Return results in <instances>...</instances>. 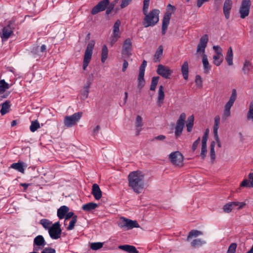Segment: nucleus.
Listing matches in <instances>:
<instances>
[{
    "label": "nucleus",
    "mask_w": 253,
    "mask_h": 253,
    "mask_svg": "<svg viewBox=\"0 0 253 253\" xmlns=\"http://www.w3.org/2000/svg\"><path fill=\"white\" fill-rule=\"evenodd\" d=\"M149 6V2H143V10H142L143 14H145L146 13H148Z\"/></svg>",
    "instance_id": "56"
},
{
    "label": "nucleus",
    "mask_w": 253,
    "mask_h": 253,
    "mask_svg": "<svg viewBox=\"0 0 253 253\" xmlns=\"http://www.w3.org/2000/svg\"><path fill=\"white\" fill-rule=\"evenodd\" d=\"M251 68V63L248 60H246L242 68V71L245 74H247Z\"/></svg>",
    "instance_id": "38"
},
{
    "label": "nucleus",
    "mask_w": 253,
    "mask_h": 253,
    "mask_svg": "<svg viewBox=\"0 0 253 253\" xmlns=\"http://www.w3.org/2000/svg\"><path fill=\"white\" fill-rule=\"evenodd\" d=\"M69 211V208L67 206H62L57 210V216L59 219H63Z\"/></svg>",
    "instance_id": "23"
},
{
    "label": "nucleus",
    "mask_w": 253,
    "mask_h": 253,
    "mask_svg": "<svg viewBox=\"0 0 253 253\" xmlns=\"http://www.w3.org/2000/svg\"><path fill=\"white\" fill-rule=\"evenodd\" d=\"M40 224L45 229L49 230L50 228L51 222L46 219H42L40 220Z\"/></svg>",
    "instance_id": "44"
},
{
    "label": "nucleus",
    "mask_w": 253,
    "mask_h": 253,
    "mask_svg": "<svg viewBox=\"0 0 253 253\" xmlns=\"http://www.w3.org/2000/svg\"><path fill=\"white\" fill-rule=\"evenodd\" d=\"M147 65V62L145 60H143L140 68H139V71H140V72H145V68H146V66Z\"/></svg>",
    "instance_id": "60"
},
{
    "label": "nucleus",
    "mask_w": 253,
    "mask_h": 253,
    "mask_svg": "<svg viewBox=\"0 0 253 253\" xmlns=\"http://www.w3.org/2000/svg\"><path fill=\"white\" fill-rule=\"evenodd\" d=\"M247 119L253 121V99L249 106V110L247 113Z\"/></svg>",
    "instance_id": "42"
},
{
    "label": "nucleus",
    "mask_w": 253,
    "mask_h": 253,
    "mask_svg": "<svg viewBox=\"0 0 253 253\" xmlns=\"http://www.w3.org/2000/svg\"><path fill=\"white\" fill-rule=\"evenodd\" d=\"M119 248L128 253H138L136 248L133 246L125 245L119 246Z\"/></svg>",
    "instance_id": "21"
},
{
    "label": "nucleus",
    "mask_w": 253,
    "mask_h": 253,
    "mask_svg": "<svg viewBox=\"0 0 253 253\" xmlns=\"http://www.w3.org/2000/svg\"><path fill=\"white\" fill-rule=\"evenodd\" d=\"M206 243V242L204 240L201 239H195L191 242V245L193 248H196L202 246Z\"/></svg>",
    "instance_id": "33"
},
{
    "label": "nucleus",
    "mask_w": 253,
    "mask_h": 253,
    "mask_svg": "<svg viewBox=\"0 0 253 253\" xmlns=\"http://www.w3.org/2000/svg\"><path fill=\"white\" fill-rule=\"evenodd\" d=\"M165 98V93H164V88L163 85H160L159 87L158 90V100L157 103L159 106H161L162 104L163 103L164 100Z\"/></svg>",
    "instance_id": "20"
},
{
    "label": "nucleus",
    "mask_w": 253,
    "mask_h": 253,
    "mask_svg": "<svg viewBox=\"0 0 253 253\" xmlns=\"http://www.w3.org/2000/svg\"><path fill=\"white\" fill-rule=\"evenodd\" d=\"M251 6V0H242L239 9V13L241 18L244 19L249 15Z\"/></svg>",
    "instance_id": "10"
},
{
    "label": "nucleus",
    "mask_w": 253,
    "mask_h": 253,
    "mask_svg": "<svg viewBox=\"0 0 253 253\" xmlns=\"http://www.w3.org/2000/svg\"><path fill=\"white\" fill-rule=\"evenodd\" d=\"M62 230L60 228L59 221L53 224L48 230L50 237L52 239H58L61 236Z\"/></svg>",
    "instance_id": "9"
},
{
    "label": "nucleus",
    "mask_w": 253,
    "mask_h": 253,
    "mask_svg": "<svg viewBox=\"0 0 253 253\" xmlns=\"http://www.w3.org/2000/svg\"><path fill=\"white\" fill-rule=\"evenodd\" d=\"M185 119L186 114L184 113H181L177 121L176 124L175 134L176 137L180 136L182 133L184 126Z\"/></svg>",
    "instance_id": "11"
},
{
    "label": "nucleus",
    "mask_w": 253,
    "mask_h": 253,
    "mask_svg": "<svg viewBox=\"0 0 253 253\" xmlns=\"http://www.w3.org/2000/svg\"><path fill=\"white\" fill-rule=\"evenodd\" d=\"M173 71L168 66L162 64L158 66L157 73L165 79H169Z\"/></svg>",
    "instance_id": "12"
},
{
    "label": "nucleus",
    "mask_w": 253,
    "mask_h": 253,
    "mask_svg": "<svg viewBox=\"0 0 253 253\" xmlns=\"http://www.w3.org/2000/svg\"><path fill=\"white\" fill-rule=\"evenodd\" d=\"M94 44L95 41L94 40L90 41L87 44L84 57L83 68L84 70L86 69L91 59Z\"/></svg>",
    "instance_id": "4"
},
{
    "label": "nucleus",
    "mask_w": 253,
    "mask_h": 253,
    "mask_svg": "<svg viewBox=\"0 0 253 253\" xmlns=\"http://www.w3.org/2000/svg\"><path fill=\"white\" fill-rule=\"evenodd\" d=\"M202 62L203 64L204 72L205 73L207 74L209 73L211 66L209 63L207 56L205 54H203L202 56Z\"/></svg>",
    "instance_id": "28"
},
{
    "label": "nucleus",
    "mask_w": 253,
    "mask_h": 253,
    "mask_svg": "<svg viewBox=\"0 0 253 253\" xmlns=\"http://www.w3.org/2000/svg\"><path fill=\"white\" fill-rule=\"evenodd\" d=\"M235 207L233 202H229L225 204L223 207V211L226 213L230 212L232 209Z\"/></svg>",
    "instance_id": "40"
},
{
    "label": "nucleus",
    "mask_w": 253,
    "mask_h": 253,
    "mask_svg": "<svg viewBox=\"0 0 253 253\" xmlns=\"http://www.w3.org/2000/svg\"><path fill=\"white\" fill-rule=\"evenodd\" d=\"M181 73L183 78L187 80L188 78L189 66L187 61H185L181 66Z\"/></svg>",
    "instance_id": "25"
},
{
    "label": "nucleus",
    "mask_w": 253,
    "mask_h": 253,
    "mask_svg": "<svg viewBox=\"0 0 253 253\" xmlns=\"http://www.w3.org/2000/svg\"><path fill=\"white\" fill-rule=\"evenodd\" d=\"M209 41V37L207 34L203 36L200 39L199 43L197 45V52L204 54L205 48Z\"/></svg>",
    "instance_id": "14"
},
{
    "label": "nucleus",
    "mask_w": 253,
    "mask_h": 253,
    "mask_svg": "<svg viewBox=\"0 0 253 253\" xmlns=\"http://www.w3.org/2000/svg\"><path fill=\"white\" fill-rule=\"evenodd\" d=\"M233 54L231 47H230L227 52L226 56L225 57L226 61L229 66L233 65Z\"/></svg>",
    "instance_id": "27"
},
{
    "label": "nucleus",
    "mask_w": 253,
    "mask_h": 253,
    "mask_svg": "<svg viewBox=\"0 0 253 253\" xmlns=\"http://www.w3.org/2000/svg\"><path fill=\"white\" fill-rule=\"evenodd\" d=\"M9 88V84L5 82L4 80H1L0 81V94L3 93L6 89Z\"/></svg>",
    "instance_id": "37"
},
{
    "label": "nucleus",
    "mask_w": 253,
    "mask_h": 253,
    "mask_svg": "<svg viewBox=\"0 0 253 253\" xmlns=\"http://www.w3.org/2000/svg\"><path fill=\"white\" fill-rule=\"evenodd\" d=\"M219 124H214L213 126V133L214 135H218V129L219 128Z\"/></svg>",
    "instance_id": "64"
},
{
    "label": "nucleus",
    "mask_w": 253,
    "mask_h": 253,
    "mask_svg": "<svg viewBox=\"0 0 253 253\" xmlns=\"http://www.w3.org/2000/svg\"><path fill=\"white\" fill-rule=\"evenodd\" d=\"M166 138V136L164 135H160L157 136H156L154 137L152 141H155V140H160V141H163Z\"/></svg>",
    "instance_id": "61"
},
{
    "label": "nucleus",
    "mask_w": 253,
    "mask_h": 253,
    "mask_svg": "<svg viewBox=\"0 0 253 253\" xmlns=\"http://www.w3.org/2000/svg\"><path fill=\"white\" fill-rule=\"evenodd\" d=\"M237 248V244L233 243L229 246L227 253H235Z\"/></svg>",
    "instance_id": "51"
},
{
    "label": "nucleus",
    "mask_w": 253,
    "mask_h": 253,
    "mask_svg": "<svg viewBox=\"0 0 253 253\" xmlns=\"http://www.w3.org/2000/svg\"><path fill=\"white\" fill-rule=\"evenodd\" d=\"M230 116V110L224 108L223 117L224 119Z\"/></svg>",
    "instance_id": "59"
},
{
    "label": "nucleus",
    "mask_w": 253,
    "mask_h": 253,
    "mask_svg": "<svg viewBox=\"0 0 253 253\" xmlns=\"http://www.w3.org/2000/svg\"><path fill=\"white\" fill-rule=\"evenodd\" d=\"M24 163L23 162H18V163L12 164L11 165L10 168L14 169H16L18 171L24 173V169L23 168L24 166ZM25 167H26V166H25Z\"/></svg>",
    "instance_id": "30"
},
{
    "label": "nucleus",
    "mask_w": 253,
    "mask_h": 253,
    "mask_svg": "<svg viewBox=\"0 0 253 253\" xmlns=\"http://www.w3.org/2000/svg\"><path fill=\"white\" fill-rule=\"evenodd\" d=\"M83 115V112L75 113L71 116H66L64 120V125L67 127H71L76 125L77 122L81 119Z\"/></svg>",
    "instance_id": "6"
},
{
    "label": "nucleus",
    "mask_w": 253,
    "mask_h": 253,
    "mask_svg": "<svg viewBox=\"0 0 253 253\" xmlns=\"http://www.w3.org/2000/svg\"><path fill=\"white\" fill-rule=\"evenodd\" d=\"M169 159L171 163L176 167L181 168L184 165V157L179 151L171 153L169 155Z\"/></svg>",
    "instance_id": "5"
},
{
    "label": "nucleus",
    "mask_w": 253,
    "mask_h": 253,
    "mask_svg": "<svg viewBox=\"0 0 253 253\" xmlns=\"http://www.w3.org/2000/svg\"><path fill=\"white\" fill-rule=\"evenodd\" d=\"M200 137H199L198 138L196 141H195L194 142V143L192 145V149L193 151H195L196 150V149L197 148L198 145H199V144L200 143Z\"/></svg>",
    "instance_id": "55"
},
{
    "label": "nucleus",
    "mask_w": 253,
    "mask_h": 253,
    "mask_svg": "<svg viewBox=\"0 0 253 253\" xmlns=\"http://www.w3.org/2000/svg\"><path fill=\"white\" fill-rule=\"evenodd\" d=\"M121 25V22L119 20L116 21L113 26V35L114 37H120L119 32V28Z\"/></svg>",
    "instance_id": "35"
},
{
    "label": "nucleus",
    "mask_w": 253,
    "mask_h": 253,
    "mask_svg": "<svg viewBox=\"0 0 253 253\" xmlns=\"http://www.w3.org/2000/svg\"><path fill=\"white\" fill-rule=\"evenodd\" d=\"M10 107V101L8 100L5 101L1 104V108L0 112L1 115H4L9 112Z\"/></svg>",
    "instance_id": "26"
},
{
    "label": "nucleus",
    "mask_w": 253,
    "mask_h": 253,
    "mask_svg": "<svg viewBox=\"0 0 253 253\" xmlns=\"http://www.w3.org/2000/svg\"><path fill=\"white\" fill-rule=\"evenodd\" d=\"M208 137V130L205 132L204 136H203L202 140V143H207V141Z\"/></svg>",
    "instance_id": "63"
},
{
    "label": "nucleus",
    "mask_w": 253,
    "mask_h": 253,
    "mask_svg": "<svg viewBox=\"0 0 253 253\" xmlns=\"http://www.w3.org/2000/svg\"><path fill=\"white\" fill-rule=\"evenodd\" d=\"M233 203L235 207H238V210L243 208L246 206V203L245 202H233Z\"/></svg>",
    "instance_id": "53"
},
{
    "label": "nucleus",
    "mask_w": 253,
    "mask_h": 253,
    "mask_svg": "<svg viewBox=\"0 0 253 253\" xmlns=\"http://www.w3.org/2000/svg\"><path fill=\"white\" fill-rule=\"evenodd\" d=\"M163 46L162 45H161L158 47L154 54L153 58V61L154 62H159L161 61V57L163 55Z\"/></svg>",
    "instance_id": "22"
},
{
    "label": "nucleus",
    "mask_w": 253,
    "mask_h": 253,
    "mask_svg": "<svg viewBox=\"0 0 253 253\" xmlns=\"http://www.w3.org/2000/svg\"><path fill=\"white\" fill-rule=\"evenodd\" d=\"M207 151V143H202L201 156L203 160L205 159L206 157V154Z\"/></svg>",
    "instance_id": "49"
},
{
    "label": "nucleus",
    "mask_w": 253,
    "mask_h": 253,
    "mask_svg": "<svg viewBox=\"0 0 253 253\" xmlns=\"http://www.w3.org/2000/svg\"><path fill=\"white\" fill-rule=\"evenodd\" d=\"M132 43L130 38H127L124 41L122 50V55L124 58H128L131 55Z\"/></svg>",
    "instance_id": "8"
},
{
    "label": "nucleus",
    "mask_w": 253,
    "mask_h": 253,
    "mask_svg": "<svg viewBox=\"0 0 253 253\" xmlns=\"http://www.w3.org/2000/svg\"><path fill=\"white\" fill-rule=\"evenodd\" d=\"M215 144V142L212 141L210 145V157L212 160V163H213L215 159V154L214 151Z\"/></svg>",
    "instance_id": "41"
},
{
    "label": "nucleus",
    "mask_w": 253,
    "mask_h": 253,
    "mask_svg": "<svg viewBox=\"0 0 253 253\" xmlns=\"http://www.w3.org/2000/svg\"><path fill=\"white\" fill-rule=\"evenodd\" d=\"M109 3V0H102L93 7L91 11L92 15H95L99 12L104 11Z\"/></svg>",
    "instance_id": "13"
},
{
    "label": "nucleus",
    "mask_w": 253,
    "mask_h": 253,
    "mask_svg": "<svg viewBox=\"0 0 253 253\" xmlns=\"http://www.w3.org/2000/svg\"><path fill=\"white\" fill-rule=\"evenodd\" d=\"M144 72L139 71V75L138 77V88L140 89H142L145 84V81L144 79Z\"/></svg>",
    "instance_id": "24"
},
{
    "label": "nucleus",
    "mask_w": 253,
    "mask_h": 253,
    "mask_svg": "<svg viewBox=\"0 0 253 253\" xmlns=\"http://www.w3.org/2000/svg\"><path fill=\"white\" fill-rule=\"evenodd\" d=\"M232 4L233 3L231 0H225L224 2L223 11L225 17L227 20L230 18V11Z\"/></svg>",
    "instance_id": "16"
},
{
    "label": "nucleus",
    "mask_w": 253,
    "mask_h": 253,
    "mask_svg": "<svg viewBox=\"0 0 253 253\" xmlns=\"http://www.w3.org/2000/svg\"><path fill=\"white\" fill-rule=\"evenodd\" d=\"M13 23L12 21L8 22V25L4 27L2 29V34L1 36V38L2 40H7L13 34V31L11 27V25Z\"/></svg>",
    "instance_id": "15"
},
{
    "label": "nucleus",
    "mask_w": 253,
    "mask_h": 253,
    "mask_svg": "<svg viewBox=\"0 0 253 253\" xmlns=\"http://www.w3.org/2000/svg\"><path fill=\"white\" fill-rule=\"evenodd\" d=\"M91 194L96 200H98L101 199L102 197V191L98 184H93Z\"/></svg>",
    "instance_id": "17"
},
{
    "label": "nucleus",
    "mask_w": 253,
    "mask_h": 253,
    "mask_svg": "<svg viewBox=\"0 0 253 253\" xmlns=\"http://www.w3.org/2000/svg\"><path fill=\"white\" fill-rule=\"evenodd\" d=\"M145 176L140 170L131 171L128 175V186L137 194L141 193L145 188Z\"/></svg>",
    "instance_id": "1"
},
{
    "label": "nucleus",
    "mask_w": 253,
    "mask_h": 253,
    "mask_svg": "<svg viewBox=\"0 0 253 253\" xmlns=\"http://www.w3.org/2000/svg\"><path fill=\"white\" fill-rule=\"evenodd\" d=\"M108 49L106 45H103L101 51V62H105L108 57Z\"/></svg>",
    "instance_id": "36"
},
{
    "label": "nucleus",
    "mask_w": 253,
    "mask_h": 253,
    "mask_svg": "<svg viewBox=\"0 0 253 253\" xmlns=\"http://www.w3.org/2000/svg\"><path fill=\"white\" fill-rule=\"evenodd\" d=\"M117 2V0H115L113 2L109 3L108 5H107L106 7V14L108 15L109 14L112 10L114 9V6Z\"/></svg>",
    "instance_id": "46"
},
{
    "label": "nucleus",
    "mask_w": 253,
    "mask_h": 253,
    "mask_svg": "<svg viewBox=\"0 0 253 253\" xmlns=\"http://www.w3.org/2000/svg\"><path fill=\"white\" fill-rule=\"evenodd\" d=\"M203 233L202 231L197 230H192L189 232L186 239V241H189L192 238L194 237H197L200 235H203Z\"/></svg>",
    "instance_id": "32"
},
{
    "label": "nucleus",
    "mask_w": 253,
    "mask_h": 253,
    "mask_svg": "<svg viewBox=\"0 0 253 253\" xmlns=\"http://www.w3.org/2000/svg\"><path fill=\"white\" fill-rule=\"evenodd\" d=\"M103 244L100 242L91 243L90 248L93 250H97L102 248Z\"/></svg>",
    "instance_id": "47"
},
{
    "label": "nucleus",
    "mask_w": 253,
    "mask_h": 253,
    "mask_svg": "<svg viewBox=\"0 0 253 253\" xmlns=\"http://www.w3.org/2000/svg\"><path fill=\"white\" fill-rule=\"evenodd\" d=\"M92 81L88 80L86 84L84 86L83 92L81 94V99L85 100L88 97L89 93V88H90V84H91Z\"/></svg>",
    "instance_id": "19"
},
{
    "label": "nucleus",
    "mask_w": 253,
    "mask_h": 253,
    "mask_svg": "<svg viewBox=\"0 0 253 253\" xmlns=\"http://www.w3.org/2000/svg\"><path fill=\"white\" fill-rule=\"evenodd\" d=\"M132 0H122L121 7L124 8L127 6Z\"/></svg>",
    "instance_id": "57"
},
{
    "label": "nucleus",
    "mask_w": 253,
    "mask_h": 253,
    "mask_svg": "<svg viewBox=\"0 0 253 253\" xmlns=\"http://www.w3.org/2000/svg\"><path fill=\"white\" fill-rule=\"evenodd\" d=\"M34 244L38 246H44L46 243L42 236L38 235L34 239Z\"/></svg>",
    "instance_id": "31"
},
{
    "label": "nucleus",
    "mask_w": 253,
    "mask_h": 253,
    "mask_svg": "<svg viewBox=\"0 0 253 253\" xmlns=\"http://www.w3.org/2000/svg\"><path fill=\"white\" fill-rule=\"evenodd\" d=\"M143 126L142 118L141 116L137 115L136 118L135 126H136V135L137 136L139 134L141 131V127Z\"/></svg>",
    "instance_id": "29"
},
{
    "label": "nucleus",
    "mask_w": 253,
    "mask_h": 253,
    "mask_svg": "<svg viewBox=\"0 0 253 253\" xmlns=\"http://www.w3.org/2000/svg\"><path fill=\"white\" fill-rule=\"evenodd\" d=\"M195 83L196 85L200 87H202V78L200 75H196L195 78Z\"/></svg>",
    "instance_id": "52"
},
{
    "label": "nucleus",
    "mask_w": 253,
    "mask_h": 253,
    "mask_svg": "<svg viewBox=\"0 0 253 253\" xmlns=\"http://www.w3.org/2000/svg\"><path fill=\"white\" fill-rule=\"evenodd\" d=\"M118 226L121 228H126L127 229H132L133 228H139V225L135 220H132L126 218L125 217H121L120 220L118 222Z\"/></svg>",
    "instance_id": "7"
},
{
    "label": "nucleus",
    "mask_w": 253,
    "mask_h": 253,
    "mask_svg": "<svg viewBox=\"0 0 253 253\" xmlns=\"http://www.w3.org/2000/svg\"><path fill=\"white\" fill-rule=\"evenodd\" d=\"M241 187H253V185L252 184L251 181L248 179H244L240 184Z\"/></svg>",
    "instance_id": "50"
},
{
    "label": "nucleus",
    "mask_w": 253,
    "mask_h": 253,
    "mask_svg": "<svg viewBox=\"0 0 253 253\" xmlns=\"http://www.w3.org/2000/svg\"><path fill=\"white\" fill-rule=\"evenodd\" d=\"M40 123L37 120H35L34 121H32L31 125L30 126V130L32 132H35L39 128H40Z\"/></svg>",
    "instance_id": "43"
},
{
    "label": "nucleus",
    "mask_w": 253,
    "mask_h": 253,
    "mask_svg": "<svg viewBox=\"0 0 253 253\" xmlns=\"http://www.w3.org/2000/svg\"><path fill=\"white\" fill-rule=\"evenodd\" d=\"M77 216L75 215L73 217L71 220L70 221L69 223V225L67 228V229L68 230H73L74 228L75 224L76 223L77 221Z\"/></svg>",
    "instance_id": "45"
},
{
    "label": "nucleus",
    "mask_w": 253,
    "mask_h": 253,
    "mask_svg": "<svg viewBox=\"0 0 253 253\" xmlns=\"http://www.w3.org/2000/svg\"><path fill=\"white\" fill-rule=\"evenodd\" d=\"M222 55L216 54L213 57V63L217 66H219L222 61V59H220V57Z\"/></svg>",
    "instance_id": "48"
},
{
    "label": "nucleus",
    "mask_w": 253,
    "mask_h": 253,
    "mask_svg": "<svg viewBox=\"0 0 253 253\" xmlns=\"http://www.w3.org/2000/svg\"><path fill=\"white\" fill-rule=\"evenodd\" d=\"M175 9V7L170 4H169L167 5V11L165 13L162 21V34L163 35L166 33L171 14Z\"/></svg>",
    "instance_id": "3"
},
{
    "label": "nucleus",
    "mask_w": 253,
    "mask_h": 253,
    "mask_svg": "<svg viewBox=\"0 0 253 253\" xmlns=\"http://www.w3.org/2000/svg\"><path fill=\"white\" fill-rule=\"evenodd\" d=\"M42 253H56L55 249L51 248H45L42 252Z\"/></svg>",
    "instance_id": "54"
},
{
    "label": "nucleus",
    "mask_w": 253,
    "mask_h": 253,
    "mask_svg": "<svg viewBox=\"0 0 253 253\" xmlns=\"http://www.w3.org/2000/svg\"><path fill=\"white\" fill-rule=\"evenodd\" d=\"M160 77L159 76L154 77L151 80L150 89L154 91L156 89Z\"/></svg>",
    "instance_id": "39"
},
{
    "label": "nucleus",
    "mask_w": 253,
    "mask_h": 253,
    "mask_svg": "<svg viewBox=\"0 0 253 253\" xmlns=\"http://www.w3.org/2000/svg\"><path fill=\"white\" fill-rule=\"evenodd\" d=\"M75 215H74V212H72V211H71V212H69V211H68V212L66 214V215H65V216L64 218H65V220H67L69 219H70V218H71V217H72V218H73V217L74 216H75Z\"/></svg>",
    "instance_id": "62"
},
{
    "label": "nucleus",
    "mask_w": 253,
    "mask_h": 253,
    "mask_svg": "<svg viewBox=\"0 0 253 253\" xmlns=\"http://www.w3.org/2000/svg\"><path fill=\"white\" fill-rule=\"evenodd\" d=\"M237 98V92L235 89H233L232 90V94L230 97L229 101L226 103L224 106V108L230 110L231 107L233 106L234 102Z\"/></svg>",
    "instance_id": "18"
},
{
    "label": "nucleus",
    "mask_w": 253,
    "mask_h": 253,
    "mask_svg": "<svg viewBox=\"0 0 253 253\" xmlns=\"http://www.w3.org/2000/svg\"><path fill=\"white\" fill-rule=\"evenodd\" d=\"M97 207L98 205L97 204L90 202L84 205L82 207V209L84 211H89L92 210H94Z\"/></svg>",
    "instance_id": "34"
},
{
    "label": "nucleus",
    "mask_w": 253,
    "mask_h": 253,
    "mask_svg": "<svg viewBox=\"0 0 253 253\" xmlns=\"http://www.w3.org/2000/svg\"><path fill=\"white\" fill-rule=\"evenodd\" d=\"M160 10L154 9L149 12L146 13L143 19L142 24L145 28L155 26L159 20Z\"/></svg>",
    "instance_id": "2"
},
{
    "label": "nucleus",
    "mask_w": 253,
    "mask_h": 253,
    "mask_svg": "<svg viewBox=\"0 0 253 253\" xmlns=\"http://www.w3.org/2000/svg\"><path fill=\"white\" fill-rule=\"evenodd\" d=\"M213 48L217 54L222 55V54L221 53L222 49L219 46L214 45L213 46Z\"/></svg>",
    "instance_id": "58"
}]
</instances>
